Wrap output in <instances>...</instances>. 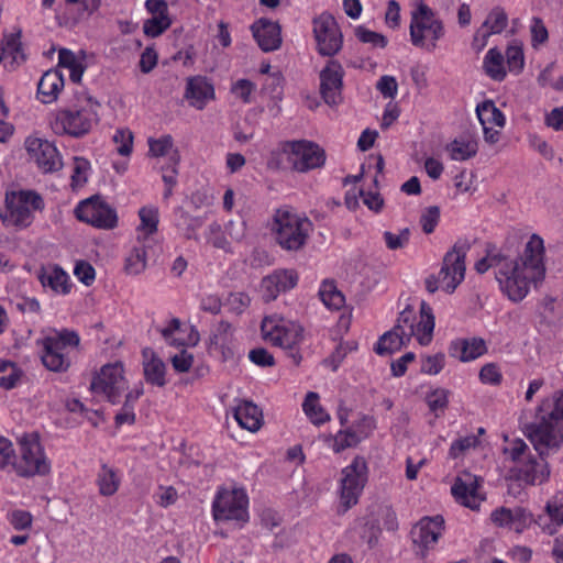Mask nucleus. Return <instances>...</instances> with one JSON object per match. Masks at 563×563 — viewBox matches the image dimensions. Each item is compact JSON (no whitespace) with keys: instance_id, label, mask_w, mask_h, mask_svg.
Returning a JSON list of instances; mask_svg holds the SVG:
<instances>
[{"instance_id":"obj_1","label":"nucleus","mask_w":563,"mask_h":563,"mask_svg":"<svg viewBox=\"0 0 563 563\" xmlns=\"http://www.w3.org/2000/svg\"><path fill=\"white\" fill-rule=\"evenodd\" d=\"M543 257V240L538 234H532L517 260H510L501 253L488 254L475 264V269L484 274L494 267L501 290L511 301L518 302L529 292L530 284H537L544 278Z\"/></svg>"},{"instance_id":"obj_2","label":"nucleus","mask_w":563,"mask_h":563,"mask_svg":"<svg viewBox=\"0 0 563 563\" xmlns=\"http://www.w3.org/2000/svg\"><path fill=\"white\" fill-rule=\"evenodd\" d=\"M525 434L543 457L563 443V390L555 391L538 406L533 421L525 426Z\"/></svg>"},{"instance_id":"obj_3","label":"nucleus","mask_w":563,"mask_h":563,"mask_svg":"<svg viewBox=\"0 0 563 563\" xmlns=\"http://www.w3.org/2000/svg\"><path fill=\"white\" fill-rule=\"evenodd\" d=\"M325 162L324 151L316 143L299 140L286 141L272 152L268 166L273 168L291 167L299 173L321 167Z\"/></svg>"},{"instance_id":"obj_4","label":"nucleus","mask_w":563,"mask_h":563,"mask_svg":"<svg viewBox=\"0 0 563 563\" xmlns=\"http://www.w3.org/2000/svg\"><path fill=\"white\" fill-rule=\"evenodd\" d=\"M100 103L87 97L82 103L56 111L49 122L57 135L80 139L87 135L99 122Z\"/></svg>"},{"instance_id":"obj_5","label":"nucleus","mask_w":563,"mask_h":563,"mask_svg":"<svg viewBox=\"0 0 563 563\" xmlns=\"http://www.w3.org/2000/svg\"><path fill=\"white\" fill-rule=\"evenodd\" d=\"M77 332L64 329L53 330L36 341L41 346V360L51 372L64 373L71 366V352L79 346Z\"/></svg>"},{"instance_id":"obj_6","label":"nucleus","mask_w":563,"mask_h":563,"mask_svg":"<svg viewBox=\"0 0 563 563\" xmlns=\"http://www.w3.org/2000/svg\"><path fill=\"white\" fill-rule=\"evenodd\" d=\"M312 223L288 209H278L274 214L273 231L276 242L287 251H298L307 242Z\"/></svg>"},{"instance_id":"obj_7","label":"nucleus","mask_w":563,"mask_h":563,"mask_svg":"<svg viewBox=\"0 0 563 563\" xmlns=\"http://www.w3.org/2000/svg\"><path fill=\"white\" fill-rule=\"evenodd\" d=\"M445 34L443 22L426 3L420 2L411 12L410 38L415 46L433 52Z\"/></svg>"},{"instance_id":"obj_8","label":"nucleus","mask_w":563,"mask_h":563,"mask_svg":"<svg viewBox=\"0 0 563 563\" xmlns=\"http://www.w3.org/2000/svg\"><path fill=\"white\" fill-rule=\"evenodd\" d=\"M19 445L20 454L13 462V467L19 476H44L49 473L51 464L36 434H23L19 439Z\"/></svg>"},{"instance_id":"obj_9","label":"nucleus","mask_w":563,"mask_h":563,"mask_svg":"<svg viewBox=\"0 0 563 563\" xmlns=\"http://www.w3.org/2000/svg\"><path fill=\"white\" fill-rule=\"evenodd\" d=\"M128 389L124 378L123 365L121 363H109L103 365L92 377L90 390L103 396L109 402L117 405L122 394Z\"/></svg>"},{"instance_id":"obj_10","label":"nucleus","mask_w":563,"mask_h":563,"mask_svg":"<svg viewBox=\"0 0 563 563\" xmlns=\"http://www.w3.org/2000/svg\"><path fill=\"white\" fill-rule=\"evenodd\" d=\"M367 481V464L362 456H355L352 463L342 470L340 486V506L342 512L357 504Z\"/></svg>"},{"instance_id":"obj_11","label":"nucleus","mask_w":563,"mask_h":563,"mask_svg":"<svg viewBox=\"0 0 563 563\" xmlns=\"http://www.w3.org/2000/svg\"><path fill=\"white\" fill-rule=\"evenodd\" d=\"M470 249L471 244L467 240H459L443 257L438 276L440 277L441 288L448 294H452L464 280L465 256Z\"/></svg>"},{"instance_id":"obj_12","label":"nucleus","mask_w":563,"mask_h":563,"mask_svg":"<svg viewBox=\"0 0 563 563\" xmlns=\"http://www.w3.org/2000/svg\"><path fill=\"white\" fill-rule=\"evenodd\" d=\"M247 505L249 498L243 488L222 489L212 505L213 517L217 521L245 523L249 520Z\"/></svg>"},{"instance_id":"obj_13","label":"nucleus","mask_w":563,"mask_h":563,"mask_svg":"<svg viewBox=\"0 0 563 563\" xmlns=\"http://www.w3.org/2000/svg\"><path fill=\"white\" fill-rule=\"evenodd\" d=\"M10 221L20 228L29 227L34 219V211L44 208V201L41 195L33 190H20L12 192L5 198Z\"/></svg>"},{"instance_id":"obj_14","label":"nucleus","mask_w":563,"mask_h":563,"mask_svg":"<svg viewBox=\"0 0 563 563\" xmlns=\"http://www.w3.org/2000/svg\"><path fill=\"white\" fill-rule=\"evenodd\" d=\"M261 328L266 340L283 349L296 347L302 341L303 329L297 322L283 318L265 317Z\"/></svg>"},{"instance_id":"obj_15","label":"nucleus","mask_w":563,"mask_h":563,"mask_svg":"<svg viewBox=\"0 0 563 563\" xmlns=\"http://www.w3.org/2000/svg\"><path fill=\"white\" fill-rule=\"evenodd\" d=\"M312 24L318 53L328 57L336 55L342 48L343 36L335 19L322 13L313 19Z\"/></svg>"},{"instance_id":"obj_16","label":"nucleus","mask_w":563,"mask_h":563,"mask_svg":"<svg viewBox=\"0 0 563 563\" xmlns=\"http://www.w3.org/2000/svg\"><path fill=\"white\" fill-rule=\"evenodd\" d=\"M444 531L442 516L424 517L411 529L410 537L417 555L424 558L434 548Z\"/></svg>"},{"instance_id":"obj_17","label":"nucleus","mask_w":563,"mask_h":563,"mask_svg":"<svg viewBox=\"0 0 563 563\" xmlns=\"http://www.w3.org/2000/svg\"><path fill=\"white\" fill-rule=\"evenodd\" d=\"M75 214L78 220L99 229H112L118 222L115 210L101 201L99 197L81 201L76 207Z\"/></svg>"},{"instance_id":"obj_18","label":"nucleus","mask_w":563,"mask_h":563,"mask_svg":"<svg viewBox=\"0 0 563 563\" xmlns=\"http://www.w3.org/2000/svg\"><path fill=\"white\" fill-rule=\"evenodd\" d=\"M25 148L30 159L45 174L54 173L63 167L62 156L56 146L47 140L29 136Z\"/></svg>"},{"instance_id":"obj_19","label":"nucleus","mask_w":563,"mask_h":563,"mask_svg":"<svg viewBox=\"0 0 563 563\" xmlns=\"http://www.w3.org/2000/svg\"><path fill=\"white\" fill-rule=\"evenodd\" d=\"M344 69L335 59H329L319 74L320 96L330 106H338L342 102Z\"/></svg>"},{"instance_id":"obj_20","label":"nucleus","mask_w":563,"mask_h":563,"mask_svg":"<svg viewBox=\"0 0 563 563\" xmlns=\"http://www.w3.org/2000/svg\"><path fill=\"white\" fill-rule=\"evenodd\" d=\"M477 489V476L465 472L455 478L451 493L457 503L474 510L478 509L481 503Z\"/></svg>"},{"instance_id":"obj_21","label":"nucleus","mask_w":563,"mask_h":563,"mask_svg":"<svg viewBox=\"0 0 563 563\" xmlns=\"http://www.w3.org/2000/svg\"><path fill=\"white\" fill-rule=\"evenodd\" d=\"M209 349L220 355L223 362L234 356V330L228 321H220L211 331Z\"/></svg>"},{"instance_id":"obj_22","label":"nucleus","mask_w":563,"mask_h":563,"mask_svg":"<svg viewBox=\"0 0 563 563\" xmlns=\"http://www.w3.org/2000/svg\"><path fill=\"white\" fill-rule=\"evenodd\" d=\"M492 520L499 527H507L520 533L531 523H536L537 518L521 507L514 509L501 507L492 512Z\"/></svg>"},{"instance_id":"obj_23","label":"nucleus","mask_w":563,"mask_h":563,"mask_svg":"<svg viewBox=\"0 0 563 563\" xmlns=\"http://www.w3.org/2000/svg\"><path fill=\"white\" fill-rule=\"evenodd\" d=\"M253 37L264 52H273L282 45V31L277 22L260 19L251 25Z\"/></svg>"},{"instance_id":"obj_24","label":"nucleus","mask_w":563,"mask_h":563,"mask_svg":"<svg viewBox=\"0 0 563 563\" xmlns=\"http://www.w3.org/2000/svg\"><path fill=\"white\" fill-rule=\"evenodd\" d=\"M550 471L547 464L531 456H528L527 461L525 460L510 470L512 478L527 485L541 484L548 479Z\"/></svg>"},{"instance_id":"obj_25","label":"nucleus","mask_w":563,"mask_h":563,"mask_svg":"<svg viewBox=\"0 0 563 563\" xmlns=\"http://www.w3.org/2000/svg\"><path fill=\"white\" fill-rule=\"evenodd\" d=\"M184 97L191 107L202 110L210 100L214 99V88L206 77H191L187 80Z\"/></svg>"},{"instance_id":"obj_26","label":"nucleus","mask_w":563,"mask_h":563,"mask_svg":"<svg viewBox=\"0 0 563 563\" xmlns=\"http://www.w3.org/2000/svg\"><path fill=\"white\" fill-rule=\"evenodd\" d=\"M536 525L552 536L563 525V492L552 496L545 505V514L539 515Z\"/></svg>"},{"instance_id":"obj_27","label":"nucleus","mask_w":563,"mask_h":563,"mask_svg":"<svg viewBox=\"0 0 563 563\" xmlns=\"http://www.w3.org/2000/svg\"><path fill=\"white\" fill-rule=\"evenodd\" d=\"M487 352V346L482 338L456 339L449 346L450 356L461 362L473 361Z\"/></svg>"},{"instance_id":"obj_28","label":"nucleus","mask_w":563,"mask_h":563,"mask_svg":"<svg viewBox=\"0 0 563 563\" xmlns=\"http://www.w3.org/2000/svg\"><path fill=\"white\" fill-rule=\"evenodd\" d=\"M64 87V77L58 69H49L41 77L37 85V95L43 103L56 100L58 92Z\"/></svg>"},{"instance_id":"obj_29","label":"nucleus","mask_w":563,"mask_h":563,"mask_svg":"<svg viewBox=\"0 0 563 563\" xmlns=\"http://www.w3.org/2000/svg\"><path fill=\"white\" fill-rule=\"evenodd\" d=\"M234 419L243 428L251 432L257 431L262 426L263 415L261 409L252 401L244 400L234 409Z\"/></svg>"},{"instance_id":"obj_30","label":"nucleus","mask_w":563,"mask_h":563,"mask_svg":"<svg viewBox=\"0 0 563 563\" xmlns=\"http://www.w3.org/2000/svg\"><path fill=\"white\" fill-rule=\"evenodd\" d=\"M68 275L59 266L43 268L38 279L44 287H49L56 292L67 294L69 291Z\"/></svg>"},{"instance_id":"obj_31","label":"nucleus","mask_w":563,"mask_h":563,"mask_svg":"<svg viewBox=\"0 0 563 563\" xmlns=\"http://www.w3.org/2000/svg\"><path fill=\"white\" fill-rule=\"evenodd\" d=\"M434 329V316L432 309L426 302H421L420 320L415 324V334L421 345H428L432 340Z\"/></svg>"},{"instance_id":"obj_32","label":"nucleus","mask_w":563,"mask_h":563,"mask_svg":"<svg viewBox=\"0 0 563 563\" xmlns=\"http://www.w3.org/2000/svg\"><path fill=\"white\" fill-rule=\"evenodd\" d=\"M508 23V16L505 10L500 7H495L488 14L482 27H487L488 31L483 33V43L479 48L486 45L487 38L490 34L501 33Z\"/></svg>"},{"instance_id":"obj_33","label":"nucleus","mask_w":563,"mask_h":563,"mask_svg":"<svg viewBox=\"0 0 563 563\" xmlns=\"http://www.w3.org/2000/svg\"><path fill=\"white\" fill-rule=\"evenodd\" d=\"M476 114L482 126L494 124L503 128L505 125V117L503 112L495 106L492 100H485L476 107Z\"/></svg>"},{"instance_id":"obj_34","label":"nucleus","mask_w":563,"mask_h":563,"mask_svg":"<svg viewBox=\"0 0 563 563\" xmlns=\"http://www.w3.org/2000/svg\"><path fill=\"white\" fill-rule=\"evenodd\" d=\"M177 217L176 225L184 231V235L188 240L198 241L197 230L203 224V218L192 217L181 207L175 209Z\"/></svg>"},{"instance_id":"obj_35","label":"nucleus","mask_w":563,"mask_h":563,"mask_svg":"<svg viewBox=\"0 0 563 563\" xmlns=\"http://www.w3.org/2000/svg\"><path fill=\"white\" fill-rule=\"evenodd\" d=\"M485 74L494 80L501 81L506 77L504 56L496 47L490 48L484 58Z\"/></svg>"},{"instance_id":"obj_36","label":"nucleus","mask_w":563,"mask_h":563,"mask_svg":"<svg viewBox=\"0 0 563 563\" xmlns=\"http://www.w3.org/2000/svg\"><path fill=\"white\" fill-rule=\"evenodd\" d=\"M144 376L147 383L163 387L165 380V363L152 353L151 358L144 362Z\"/></svg>"},{"instance_id":"obj_37","label":"nucleus","mask_w":563,"mask_h":563,"mask_svg":"<svg viewBox=\"0 0 563 563\" xmlns=\"http://www.w3.org/2000/svg\"><path fill=\"white\" fill-rule=\"evenodd\" d=\"M302 409L314 424H321L330 420L329 413L319 404V395L314 391H309L306 395Z\"/></svg>"},{"instance_id":"obj_38","label":"nucleus","mask_w":563,"mask_h":563,"mask_svg":"<svg viewBox=\"0 0 563 563\" xmlns=\"http://www.w3.org/2000/svg\"><path fill=\"white\" fill-rule=\"evenodd\" d=\"M446 151L453 161H466L477 153V143L471 140L455 139L446 145Z\"/></svg>"},{"instance_id":"obj_39","label":"nucleus","mask_w":563,"mask_h":563,"mask_svg":"<svg viewBox=\"0 0 563 563\" xmlns=\"http://www.w3.org/2000/svg\"><path fill=\"white\" fill-rule=\"evenodd\" d=\"M319 296L322 302L330 309L339 310L343 307L345 298L336 288L334 282L324 280L320 287Z\"/></svg>"},{"instance_id":"obj_40","label":"nucleus","mask_w":563,"mask_h":563,"mask_svg":"<svg viewBox=\"0 0 563 563\" xmlns=\"http://www.w3.org/2000/svg\"><path fill=\"white\" fill-rule=\"evenodd\" d=\"M97 484L102 496H112L119 488V478L112 468L103 464L98 474Z\"/></svg>"},{"instance_id":"obj_41","label":"nucleus","mask_w":563,"mask_h":563,"mask_svg":"<svg viewBox=\"0 0 563 563\" xmlns=\"http://www.w3.org/2000/svg\"><path fill=\"white\" fill-rule=\"evenodd\" d=\"M404 339V335L391 329L379 338L374 350L378 355L390 354L401 347Z\"/></svg>"},{"instance_id":"obj_42","label":"nucleus","mask_w":563,"mask_h":563,"mask_svg":"<svg viewBox=\"0 0 563 563\" xmlns=\"http://www.w3.org/2000/svg\"><path fill=\"white\" fill-rule=\"evenodd\" d=\"M146 267V251L144 246H135L125 261V272L130 275H139Z\"/></svg>"},{"instance_id":"obj_43","label":"nucleus","mask_w":563,"mask_h":563,"mask_svg":"<svg viewBox=\"0 0 563 563\" xmlns=\"http://www.w3.org/2000/svg\"><path fill=\"white\" fill-rule=\"evenodd\" d=\"M415 321L416 313L413 309L406 308L399 313L397 323L393 328V330H395L396 332L404 335L407 340H409L415 334Z\"/></svg>"},{"instance_id":"obj_44","label":"nucleus","mask_w":563,"mask_h":563,"mask_svg":"<svg viewBox=\"0 0 563 563\" xmlns=\"http://www.w3.org/2000/svg\"><path fill=\"white\" fill-rule=\"evenodd\" d=\"M172 24L168 15H153L143 24V32L150 37H157L163 34Z\"/></svg>"},{"instance_id":"obj_45","label":"nucleus","mask_w":563,"mask_h":563,"mask_svg":"<svg viewBox=\"0 0 563 563\" xmlns=\"http://www.w3.org/2000/svg\"><path fill=\"white\" fill-rule=\"evenodd\" d=\"M371 511H374V517L383 521L385 529L388 531H396L398 529V520L396 512L389 505H377Z\"/></svg>"},{"instance_id":"obj_46","label":"nucleus","mask_w":563,"mask_h":563,"mask_svg":"<svg viewBox=\"0 0 563 563\" xmlns=\"http://www.w3.org/2000/svg\"><path fill=\"white\" fill-rule=\"evenodd\" d=\"M380 534V527L378 519L374 517V511H371L365 519L364 527L361 532V538L367 542L369 548L374 547Z\"/></svg>"},{"instance_id":"obj_47","label":"nucleus","mask_w":563,"mask_h":563,"mask_svg":"<svg viewBox=\"0 0 563 563\" xmlns=\"http://www.w3.org/2000/svg\"><path fill=\"white\" fill-rule=\"evenodd\" d=\"M180 320L178 318H173L164 328H161L158 331L168 345L180 347L185 345V342L183 339L175 336L176 333L180 332Z\"/></svg>"},{"instance_id":"obj_48","label":"nucleus","mask_w":563,"mask_h":563,"mask_svg":"<svg viewBox=\"0 0 563 563\" xmlns=\"http://www.w3.org/2000/svg\"><path fill=\"white\" fill-rule=\"evenodd\" d=\"M358 442H360V438L356 434V432H354L351 429H345V430L339 431L335 434V437L333 439L332 449L335 453H340L345 449L353 448V446L357 445Z\"/></svg>"},{"instance_id":"obj_49","label":"nucleus","mask_w":563,"mask_h":563,"mask_svg":"<svg viewBox=\"0 0 563 563\" xmlns=\"http://www.w3.org/2000/svg\"><path fill=\"white\" fill-rule=\"evenodd\" d=\"M427 404L432 412H434L435 417L440 416L449 404V390L443 388H438L427 396Z\"/></svg>"},{"instance_id":"obj_50","label":"nucleus","mask_w":563,"mask_h":563,"mask_svg":"<svg viewBox=\"0 0 563 563\" xmlns=\"http://www.w3.org/2000/svg\"><path fill=\"white\" fill-rule=\"evenodd\" d=\"M355 36L362 43L371 44L373 47L384 48L387 45V38L383 34L361 25L355 29Z\"/></svg>"},{"instance_id":"obj_51","label":"nucleus","mask_w":563,"mask_h":563,"mask_svg":"<svg viewBox=\"0 0 563 563\" xmlns=\"http://www.w3.org/2000/svg\"><path fill=\"white\" fill-rule=\"evenodd\" d=\"M113 142L118 145L117 151L122 156H129L133 148V134L129 129L115 131Z\"/></svg>"},{"instance_id":"obj_52","label":"nucleus","mask_w":563,"mask_h":563,"mask_svg":"<svg viewBox=\"0 0 563 563\" xmlns=\"http://www.w3.org/2000/svg\"><path fill=\"white\" fill-rule=\"evenodd\" d=\"M174 141L172 135L166 134L159 139H148V153L152 156H165L173 148Z\"/></svg>"},{"instance_id":"obj_53","label":"nucleus","mask_w":563,"mask_h":563,"mask_svg":"<svg viewBox=\"0 0 563 563\" xmlns=\"http://www.w3.org/2000/svg\"><path fill=\"white\" fill-rule=\"evenodd\" d=\"M141 219L140 230H144L146 234H153L157 231L158 212L154 208H142L139 211Z\"/></svg>"},{"instance_id":"obj_54","label":"nucleus","mask_w":563,"mask_h":563,"mask_svg":"<svg viewBox=\"0 0 563 563\" xmlns=\"http://www.w3.org/2000/svg\"><path fill=\"white\" fill-rule=\"evenodd\" d=\"M274 283H277L283 292L292 289L298 283V275L292 269L275 271L273 274Z\"/></svg>"},{"instance_id":"obj_55","label":"nucleus","mask_w":563,"mask_h":563,"mask_svg":"<svg viewBox=\"0 0 563 563\" xmlns=\"http://www.w3.org/2000/svg\"><path fill=\"white\" fill-rule=\"evenodd\" d=\"M528 450L529 446L523 440L515 439L508 446L504 448V454L508 455L514 463L519 464L525 461Z\"/></svg>"},{"instance_id":"obj_56","label":"nucleus","mask_w":563,"mask_h":563,"mask_svg":"<svg viewBox=\"0 0 563 563\" xmlns=\"http://www.w3.org/2000/svg\"><path fill=\"white\" fill-rule=\"evenodd\" d=\"M478 438L474 434L460 438L452 442L449 454L452 459H456L465 451L475 448L478 444Z\"/></svg>"},{"instance_id":"obj_57","label":"nucleus","mask_w":563,"mask_h":563,"mask_svg":"<svg viewBox=\"0 0 563 563\" xmlns=\"http://www.w3.org/2000/svg\"><path fill=\"white\" fill-rule=\"evenodd\" d=\"M440 219V209L437 206L428 207L420 217V224L426 234L434 231Z\"/></svg>"},{"instance_id":"obj_58","label":"nucleus","mask_w":563,"mask_h":563,"mask_svg":"<svg viewBox=\"0 0 563 563\" xmlns=\"http://www.w3.org/2000/svg\"><path fill=\"white\" fill-rule=\"evenodd\" d=\"M479 379L483 384L499 385L503 379L500 368L495 363L485 364L479 371Z\"/></svg>"},{"instance_id":"obj_59","label":"nucleus","mask_w":563,"mask_h":563,"mask_svg":"<svg viewBox=\"0 0 563 563\" xmlns=\"http://www.w3.org/2000/svg\"><path fill=\"white\" fill-rule=\"evenodd\" d=\"M409 229L405 228L400 231L399 234H394L389 231L384 232V240L387 247L394 251L405 247L409 241Z\"/></svg>"},{"instance_id":"obj_60","label":"nucleus","mask_w":563,"mask_h":563,"mask_svg":"<svg viewBox=\"0 0 563 563\" xmlns=\"http://www.w3.org/2000/svg\"><path fill=\"white\" fill-rule=\"evenodd\" d=\"M506 58L508 67L511 71H521L525 64V57L521 47L517 45L509 46L506 51Z\"/></svg>"},{"instance_id":"obj_61","label":"nucleus","mask_w":563,"mask_h":563,"mask_svg":"<svg viewBox=\"0 0 563 563\" xmlns=\"http://www.w3.org/2000/svg\"><path fill=\"white\" fill-rule=\"evenodd\" d=\"M208 242L211 243L214 247L221 249L224 251L229 250V242L224 234L222 233L221 225L217 222L211 223L208 227Z\"/></svg>"},{"instance_id":"obj_62","label":"nucleus","mask_w":563,"mask_h":563,"mask_svg":"<svg viewBox=\"0 0 563 563\" xmlns=\"http://www.w3.org/2000/svg\"><path fill=\"white\" fill-rule=\"evenodd\" d=\"M249 358L252 363L262 367H271L275 364L274 356L264 347L251 350Z\"/></svg>"},{"instance_id":"obj_63","label":"nucleus","mask_w":563,"mask_h":563,"mask_svg":"<svg viewBox=\"0 0 563 563\" xmlns=\"http://www.w3.org/2000/svg\"><path fill=\"white\" fill-rule=\"evenodd\" d=\"M376 88L385 98L393 99L397 95L398 84L395 77L385 75L379 78Z\"/></svg>"},{"instance_id":"obj_64","label":"nucleus","mask_w":563,"mask_h":563,"mask_svg":"<svg viewBox=\"0 0 563 563\" xmlns=\"http://www.w3.org/2000/svg\"><path fill=\"white\" fill-rule=\"evenodd\" d=\"M74 274L86 286H90L96 278L95 268L87 262H79L76 264Z\"/></svg>"}]
</instances>
